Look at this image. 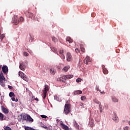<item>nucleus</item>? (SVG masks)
<instances>
[{
  "label": "nucleus",
  "mask_w": 130,
  "mask_h": 130,
  "mask_svg": "<svg viewBox=\"0 0 130 130\" xmlns=\"http://www.w3.org/2000/svg\"><path fill=\"white\" fill-rule=\"evenodd\" d=\"M23 120H26V121L33 122V119L29 115H23L22 117Z\"/></svg>",
  "instance_id": "f03ea898"
},
{
  "label": "nucleus",
  "mask_w": 130,
  "mask_h": 130,
  "mask_svg": "<svg viewBox=\"0 0 130 130\" xmlns=\"http://www.w3.org/2000/svg\"><path fill=\"white\" fill-rule=\"evenodd\" d=\"M0 120H4V114L2 113H0Z\"/></svg>",
  "instance_id": "b1692460"
},
{
  "label": "nucleus",
  "mask_w": 130,
  "mask_h": 130,
  "mask_svg": "<svg viewBox=\"0 0 130 130\" xmlns=\"http://www.w3.org/2000/svg\"><path fill=\"white\" fill-rule=\"evenodd\" d=\"M113 102H118V100L115 98H113Z\"/></svg>",
  "instance_id": "e433bc0d"
},
{
  "label": "nucleus",
  "mask_w": 130,
  "mask_h": 130,
  "mask_svg": "<svg viewBox=\"0 0 130 130\" xmlns=\"http://www.w3.org/2000/svg\"><path fill=\"white\" fill-rule=\"evenodd\" d=\"M2 109L3 112L6 113V114H8V113H9V110L3 106H2Z\"/></svg>",
  "instance_id": "4468645a"
},
{
  "label": "nucleus",
  "mask_w": 130,
  "mask_h": 130,
  "mask_svg": "<svg viewBox=\"0 0 130 130\" xmlns=\"http://www.w3.org/2000/svg\"><path fill=\"white\" fill-rule=\"evenodd\" d=\"M9 96L10 97H16V95H15V93H14V92H10L9 93Z\"/></svg>",
  "instance_id": "5701e85b"
},
{
  "label": "nucleus",
  "mask_w": 130,
  "mask_h": 130,
  "mask_svg": "<svg viewBox=\"0 0 130 130\" xmlns=\"http://www.w3.org/2000/svg\"><path fill=\"white\" fill-rule=\"evenodd\" d=\"M124 130H127V129H128V126H125V127H124Z\"/></svg>",
  "instance_id": "49530a36"
},
{
  "label": "nucleus",
  "mask_w": 130,
  "mask_h": 130,
  "mask_svg": "<svg viewBox=\"0 0 130 130\" xmlns=\"http://www.w3.org/2000/svg\"><path fill=\"white\" fill-rule=\"evenodd\" d=\"M24 56H28L29 55V53L25 52L24 54Z\"/></svg>",
  "instance_id": "a19ab883"
},
{
  "label": "nucleus",
  "mask_w": 130,
  "mask_h": 130,
  "mask_svg": "<svg viewBox=\"0 0 130 130\" xmlns=\"http://www.w3.org/2000/svg\"><path fill=\"white\" fill-rule=\"evenodd\" d=\"M18 21H19V22H23V21H24V18L23 17H20Z\"/></svg>",
  "instance_id": "c9c22d12"
},
{
  "label": "nucleus",
  "mask_w": 130,
  "mask_h": 130,
  "mask_svg": "<svg viewBox=\"0 0 130 130\" xmlns=\"http://www.w3.org/2000/svg\"><path fill=\"white\" fill-rule=\"evenodd\" d=\"M49 90V87L47 85H45V89L43 94H47V92Z\"/></svg>",
  "instance_id": "9b49d317"
},
{
  "label": "nucleus",
  "mask_w": 130,
  "mask_h": 130,
  "mask_svg": "<svg viewBox=\"0 0 130 130\" xmlns=\"http://www.w3.org/2000/svg\"><path fill=\"white\" fill-rule=\"evenodd\" d=\"M0 80H2V81H5L6 80V78L5 77H4V75H2V76H1L0 75Z\"/></svg>",
  "instance_id": "2f4dec72"
},
{
  "label": "nucleus",
  "mask_w": 130,
  "mask_h": 130,
  "mask_svg": "<svg viewBox=\"0 0 130 130\" xmlns=\"http://www.w3.org/2000/svg\"><path fill=\"white\" fill-rule=\"evenodd\" d=\"M75 94H82V91L81 90H77L75 92Z\"/></svg>",
  "instance_id": "72a5a7b5"
},
{
  "label": "nucleus",
  "mask_w": 130,
  "mask_h": 130,
  "mask_svg": "<svg viewBox=\"0 0 130 130\" xmlns=\"http://www.w3.org/2000/svg\"><path fill=\"white\" fill-rule=\"evenodd\" d=\"M4 38H5V35H4V34L2 35V34H0V39L2 40V41H3V39H4Z\"/></svg>",
  "instance_id": "c85d7f7f"
},
{
  "label": "nucleus",
  "mask_w": 130,
  "mask_h": 130,
  "mask_svg": "<svg viewBox=\"0 0 130 130\" xmlns=\"http://www.w3.org/2000/svg\"><path fill=\"white\" fill-rule=\"evenodd\" d=\"M102 69L105 75H107V74H108V70L105 68V66L102 65Z\"/></svg>",
  "instance_id": "1a4fd4ad"
},
{
  "label": "nucleus",
  "mask_w": 130,
  "mask_h": 130,
  "mask_svg": "<svg viewBox=\"0 0 130 130\" xmlns=\"http://www.w3.org/2000/svg\"><path fill=\"white\" fill-rule=\"evenodd\" d=\"M99 109L101 113H102L103 111V109L102 108V105L101 104L99 105Z\"/></svg>",
  "instance_id": "a878e982"
},
{
  "label": "nucleus",
  "mask_w": 130,
  "mask_h": 130,
  "mask_svg": "<svg viewBox=\"0 0 130 130\" xmlns=\"http://www.w3.org/2000/svg\"><path fill=\"white\" fill-rule=\"evenodd\" d=\"M91 16L93 17V14L91 15Z\"/></svg>",
  "instance_id": "4d7b16f0"
},
{
  "label": "nucleus",
  "mask_w": 130,
  "mask_h": 130,
  "mask_svg": "<svg viewBox=\"0 0 130 130\" xmlns=\"http://www.w3.org/2000/svg\"><path fill=\"white\" fill-rule=\"evenodd\" d=\"M66 57L68 61H71V60H73V56H72V54H71L69 52L67 53Z\"/></svg>",
  "instance_id": "423d86ee"
},
{
  "label": "nucleus",
  "mask_w": 130,
  "mask_h": 130,
  "mask_svg": "<svg viewBox=\"0 0 130 130\" xmlns=\"http://www.w3.org/2000/svg\"><path fill=\"white\" fill-rule=\"evenodd\" d=\"M75 51L76 53H79V52H80V49H78V48H76L75 49Z\"/></svg>",
  "instance_id": "4c0bfd02"
},
{
  "label": "nucleus",
  "mask_w": 130,
  "mask_h": 130,
  "mask_svg": "<svg viewBox=\"0 0 130 130\" xmlns=\"http://www.w3.org/2000/svg\"><path fill=\"white\" fill-rule=\"evenodd\" d=\"M70 68H71L69 66H66L62 69V71L64 72V73H67L69 70H70Z\"/></svg>",
  "instance_id": "dca6fc26"
},
{
  "label": "nucleus",
  "mask_w": 130,
  "mask_h": 130,
  "mask_svg": "<svg viewBox=\"0 0 130 130\" xmlns=\"http://www.w3.org/2000/svg\"><path fill=\"white\" fill-rule=\"evenodd\" d=\"M80 82H82V79L78 78L76 79L77 83H80Z\"/></svg>",
  "instance_id": "c756f323"
},
{
  "label": "nucleus",
  "mask_w": 130,
  "mask_h": 130,
  "mask_svg": "<svg viewBox=\"0 0 130 130\" xmlns=\"http://www.w3.org/2000/svg\"><path fill=\"white\" fill-rule=\"evenodd\" d=\"M44 99H45V98H46V94H45V93H44Z\"/></svg>",
  "instance_id": "09e8293b"
},
{
  "label": "nucleus",
  "mask_w": 130,
  "mask_h": 130,
  "mask_svg": "<svg viewBox=\"0 0 130 130\" xmlns=\"http://www.w3.org/2000/svg\"><path fill=\"white\" fill-rule=\"evenodd\" d=\"M8 88H9V89H10L11 90H13V86H11L9 85Z\"/></svg>",
  "instance_id": "c03bdc74"
},
{
  "label": "nucleus",
  "mask_w": 130,
  "mask_h": 130,
  "mask_svg": "<svg viewBox=\"0 0 130 130\" xmlns=\"http://www.w3.org/2000/svg\"><path fill=\"white\" fill-rule=\"evenodd\" d=\"M93 102H94V103H95L96 104H99V105H101V103L98 101V100L97 99H94L93 100Z\"/></svg>",
  "instance_id": "a211bd4d"
},
{
  "label": "nucleus",
  "mask_w": 130,
  "mask_h": 130,
  "mask_svg": "<svg viewBox=\"0 0 130 130\" xmlns=\"http://www.w3.org/2000/svg\"><path fill=\"white\" fill-rule=\"evenodd\" d=\"M61 58H62L63 59H64V58H66V57L64 56V55H63V54L61 55Z\"/></svg>",
  "instance_id": "37998d69"
},
{
  "label": "nucleus",
  "mask_w": 130,
  "mask_h": 130,
  "mask_svg": "<svg viewBox=\"0 0 130 130\" xmlns=\"http://www.w3.org/2000/svg\"><path fill=\"white\" fill-rule=\"evenodd\" d=\"M113 120L115 121V122H118V117H113Z\"/></svg>",
  "instance_id": "bb28decb"
},
{
  "label": "nucleus",
  "mask_w": 130,
  "mask_h": 130,
  "mask_svg": "<svg viewBox=\"0 0 130 130\" xmlns=\"http://www.w3.org/2000/svg\"><path fill=\"white\" fill-rule=\"evenodd\" d=\"M11 100H12V101H15L16 99L14 97H13V98H12Z\"/></svg>",
  "instance_id": "de8ad7c7"
},
{
  "label": "nucleus",
  "mask_w": 130,
  "mask_h": 130,
  "mask_svg": "<svg viewBox=\"0 0 130 130\" xmlns=\"http://www.w3.org/2000/svg\"><path fill=\"white\" fill-rule=\"evenodd\" d=\"M91 59L90 58V57L87 56L85 59L84 60V62L86 64H88L89 62H90Z\"/></svg>",
  "instance_id": "6e6552de"
},
{
  "label": "nucleus",
  "mask_w": 130,
  "mask_h": 130,
  "mask_svg": "<svg viewBox=\"0 0 130 130\" xmlns=\"http://www.w3.org/2000/svg\"><path fill=\"white\" fill-rule=\"evenodd\" d=\"M25 130H35V129H33V128H31L29 127H25Z\"/></svg>",
  "instance_id": "7c9ffc66"
},
{
  "label": "nucleus",
  "mask_w": 130,
  "mask_h": 130,
  "mask_svg": "<svg viewBox=\"0 0 130 130\" xmlns=\"http://www.w3.org/2000/svg\"><path fill=\"white\" fill-rule=\"evenodd\" d=\"M99 91L101 92V90L99 89Z\"/></svg>",
  "instance_id": "6e6d98bb"
},
{
  "label": "nucleus",
  "mask_w": 130,
  "mask_h": 130,
  "mask_svg": "<svg viewBox=\"0 0 130 130\" xmlns=\"http://www.w3.org/2000/svg\"><path fill=\"white\" fill-rule=\"evenodd\" d=\"M0 85L2 87H6V84L4 82V81L0 80Z\"/></svg>",
  "instance_id": "6ab92c4d"
},
{
  "label": "nucleus",
  "mask_w": 130,
  "mask_h": 130,
  "mask_svg": "<svg viewBox=\"0 0 130 130\" xmlns=\"http://www.w3.org/2000/svg\"><path fill=\"white\" fill-rule=\"evenodd\" d=\"M52 40L53 42L55 43V42H57L58 40L55 38V37H52Z\"/></svg>",
  "instance_id": "4be33fe9"
},
{
  "label": "nucleus",
  "mask_w": 130,
  "mask_h": 130,
  "mask_svg": "<svg viewBox=\"0 0 130 130\" xmlns=\"http://www.w3.org/2000/svg\"><path fill=\"white\" fill-rule=\"evenodd\" d=\"M73 123L76 128H77V129L79 128V124H78V123H77V121H74Z\"/></svg>",
  "instance_id": "aec40b11"
},
{
  "label": "nucleus",
  "mask_w": 130,
  "mask_h": 130,
  "mask_svg": "<svg viewBox=\"0 0 130 130\" xmlns=\"http://www.w3.org/2000/svg\"><path fill=\"white\" fill-rule=\"evenodd\" d=\"M24 14H25V15H27V12H24Z\"/></svg>",
  "instance_id": "5fc2aeb1"
},
{
  "label": "nucleus",
  "mask_w": 130,
  "mask_h": 130,
  "mask_svg": "<svg viewBox=\"0 0 130 130\" xmlns=\"http://www.w3.org/2000/svg\"><path fill=\"white\" fill-rule=\"evenodd\" d=\"M19 76H20L22 78V79H23V80H24L26 82L28 81V77L26 76V75H25V74H24L23 72H19Z\"/></svg>",
  "instance_id": "7ed1b4c3"
},
{
  "label": "nucleus",
  "mask_w": 130,
  "mask_h": 130,
  "mask_svg": "<svg viewBox=\"0 0 130 130\" xmlns=\"http://www.w3.org/2000/svg\"><path fill=\"white\" fill-rule=\"evenodd\" d=\"M51 50L53 52H56V51H57V49H56V48L53 47L51 48Z\"/></svg>",
  "instance_id": "393cba45"
},
{
  "label": "nucleus",
  "mask_w": 130,
  "mask_h": 130,
  "mask_svg": "<svg viewBox=\"0 0 130 130\" xmlns=\"http://www.w3.org/2000/svg\"><path fill=\"white\" fill-rule=\"evenodd\" d=\"M105 92H104V91H101V94H104Z\"/></svg>",
  "instance_id": "603ef678"
},
{
  "label": "nucleus",
  "mask_w": 130,
  "mask_h": 130,
  "mask_svg": "<svg viewBox=\"0 0 130 130\" xmlns=\"http://www.w3.org/2000/svg\"><path fill=\"white\" fill-rule=\"evenodd\" d=\"M27 13L28 14V18H29L30 19H32V20H34L35 19L33 13H29V12H28Z\"/></svg>",
  "instance_id": "ddd939ff"
},
{
  "label": "nucleus",
  "mask_w": 130,
  "mask_h": 130,
  "mask_svg": "<svg viewBox=\"0 0 130 130\" xmlns=\"http://www.w3.org/2000/svg\"><path fill=\"white\" fill-rule=\"evenodd\" d=\"M60 125L63 129L69 130V126L63 124V123H60Z\"/></svg>",
  "instance_id": "f8f14e48"
},
{
  "label": "nucleus",
  "mask_w": 130,
  "mask_h": 130,
  "mask_svg": "<svg viewBox=\"0 0 130 130\" xmlns=\"http://www.w3.org/2000/svg\"><path fill=\"white\" fill-rule=\"evenodd\" d=\"M41 117H42V118H47V116L45 115H41Z\"/></svg>",
  "instance_id": "ea45409f"
},
{
  "label": "nucleus",
  "mask_w": 130,
  "mask_h": 130,
  "mask_svg": "<svg viewBox=\"0 0 130 130\" xmlns=\"http://www.w3.org/2000/svg\"><path fill=\"white\" fill-rule=\"evenodd\" d=\"M59 53L61 55H62L63 54V50H60L59 51Z\"/></svg>",
  "instance_id": "58836bf2"
},
{
  "label": "nucleus",
  "mask_w": 130,
  "mask_h": 130,
  "mask_svg": "<svg viewBox=\"0 0 130 130\" xmlns=\"http://www.w3.org/2000/svg\"><path fill=\"white\" fill-rule=\"evenodd\" d=\"M81 50L82 52H85V48L83 47V45H80Z\"/></svg>",
  "instance_id": "cd10ccee"
},
{
  "label": "nucleus",
  "mask_w": 130,
  "mask_h": 130,
  "mask_svg": "<svg viewBox=\"0 0 130 130\" xmlns=\"http://www.w3.org/2000/svg\"><path fill=\"white\" fill-rule=\"evenodd\" d=\"M96 89L98 91H99V87H96Z\"/></svg>",
  "instance_id": "864d4df0"
},
{
  "label": "nucleus",
  "mask_w": 130,
  "mask_h": 130,
  "mask_svg": "<svg viewBox=\"0 0 130 130\" xmlns=\"http://www.w3.org/2000/svg\"><path fill=\"white\" fill-rule=\"evenodd\" d=\"M35 100H36V101H37V102H38V101H39V100H38V98H35Z\"/></svg>",
  "instance_id": "8fccbe9b"
},
{
  "label": "nucleus",
  "mask_w": 130,
  "mask_h": 130,
  "mask_svg": "<svg viewBox=\"0 0 130 130\" xmlns=\"http://www.w3.org/2000/svg\"><path fill=\"white\" fill-rule=\"evenodd\" d=\"M2 71L4 74H7L9 72V69L7 66H3L2 67Z\"/></svg>",
  "instance_id": "9d476101"
},
{
  "label": "nucleus",
  "mask_w": 130,
  "mask_h": 130,
  "mask_svg": "<svg viewBox=\"0 0 130 130\" xmlns=\"http://www.w3.org/2000/svg\"><path fill=\"white\" fill-rule=\"evenodd\" d=\"M54 98L55 100H57V101L58 100V97H57V95H54Z\"/></svg>",
  "instance_id": "79ce46f5"
},
{
  "label": "nucleus",
  "mask_w": 130,
  "mask_h": 130,
  "mask_svg": "<svg viewBox=\"0 0 130 130\" xmlns=\"http://www.w3.org/2000/svg\"><path fill=\"white\" fill-rule=\"evenodd\" d=\"M67 42H69V43H73V39L72 38L70 37H68L66 39Z\"/></svg>",
  "instance_id": "f3484780"
},
{
  "label": "nucleus",
  "mask_w": 130,
  "mask_h": 130,
  "mask_svg": "<svg viewBox=\"0 0 130 130\" xmlns=\"http://www.w3.org/2000/svg\"><path fill=\"white\" fill-rule=\"evenodd\" d=\"M41 127H43V128H45V129L48 130V127L46 125H43L41 126Z\"/></svg>",
  "instance_id": "473e14b6"
},
{
  "label": "nucleus",
  "mask_w": 130,
  "mask_h": 130,
  "mask_svg": "<svg viewBox=\"0 0 130 130\" xmlns=\"http://www.w3.org/2000/svg\"><path fill=\"white\" fill-rule=\"evenodd\" d=\"M19 101V100H18V99H16L15 100V102H18Z\"/></svg>",
  "instance_id": "3c124183"
},
{
  "label": "nucleus",
  "mask_w": 130,
  "mask_h": 130,
  "mask_svg": "<svg viewBox=\"0 0 130 130\" xmlns=\"http://www.w3.org/2000/svg\"><path fill=\"white\" fill-rule=\"evenodd\" d=\"M83 105H84V103H79V106H83Z\"/></svg>",
  "instance_id": "a18cd8bd"
},
{
  "label": "nucleus",
  "mask_w": 130,
  "mask_h": 130,
  "mask_svg": "<svg viewBox=\"0 0 130 130\" xmlns=\"http://www.w3.org/2000/svg\"><path fill=\"white\" fill-rule=\"evenodd\" d=\"M19 68L21 71H25V69H26V67L25 66V63L22 62L19 65Z\"/></svg>",
  "instance_id": "0eeeda50"
},
{
  "label": "nucleus",
  "mask_w": 130,
  "mask_h": 130,
  "mask_svg": "<svg viewBox=\"0 0 130 130\" xmlns=\"http://www.w3.org/2000/svg\"><path fill=\"white\" fill-rule=\"evenodd\" d=\"M68 103H69V101L66 102V104L64 106L63 113H64V114L66 115H68V114H70V113H71V108L72 107L71 104Z\"/></svg>",
  "instance_id": "f257e3e1"
},
{
  "label": "nucleus",
  "mask_w": 130,
  "mask_h": 130,
  "mask_svg": "<svg viewBox=\"0 0 130 130\" xmlns=\"http://www.w3.org/2000/svg\"><path fill=\"white\" fill-rule=\"evenodd\" d=\"M81 100H82V101H85V100H86V96H81Z\"/></svg>",
  "instance_id": "f704fd0d"
},
{
  "label": "nucleus",
  "mask_w": 130,
  "mask_h": 130,
  "mask_svg": "<svg viewBox=\"0 0 130 130\" xmlns=\"http://www.w3.org/2000/svg\"><path fill=\"white\" fill-rule=\"evenodd\" d=\"M12 22L15 25H18V23H19V21L18 20V16H14L13 18Z\"/></svg>",
  "instance_id": "20e7f679"
},
{
  "label": "nucleus",
  "mask_w": 130,
  "mask_h": 130,
  "mask_svg": "<svg viewBox=\"0 0 130 130\" xmlns=\"http://www.w3.org/2000/svg\"><path fill=\"white\" fill-rule=\"evenodd\" d=\"M72 78H74V75H65V80H70Z\"/></svg>",
  "instance_id": "2eb2a0df"
},
{
  "label": "nucleus",
  "mask_w": 130,
  "mask_h": 130,
  "mask_svg": "<svg viewBox=\"0 0 130 130\" xmlns=\"http://www.w3.org/2000/svg\"><path fill=\"white\" fill-rule=\"evenodd\" d=\"M64 80H66V75H61L59 78H57V81L59 82H64Z\"/></svg>",
  "instance_id": "39448f33"
},
{
  "label": "nucleus",
  "mask_w": 130,
  "mask_h": 130,
  "mask_svg": "<svg viewBox=\"0 0 130 130\" xmlns=\"http://www.w3.org/2000/svg\"><path fill=\"white\" fill-rule=\"evenodd\" d=\"M50 72L53 76L54 75V74H55V72H54V70L53 69V68L50 69Z\"/></svg>",
  "instance_id": "412c9836"
}]
</instances>
